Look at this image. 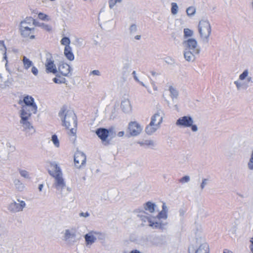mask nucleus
I'll use <instances>...</instances> for the list:
<instances>
[{
    "instance_id": "1",
    "label": "nucleus",
    "mask_w": 253,
    "mask_h": 253,
    "mask_svg": "<svg viewBox=\"0 0 253 253\" xmlns=\"http://www.w3.org/2000/svg\"><path fill=\"white\" fill-rule=\"evenodd\" d=\"M21 105L20 111V124L23 127V131H26V135H28L34 133L36 131L32 124L28 121L32 114H36L37 111V106L35 102L33 97L26 95L23 100L20 99L18 102Z\"/></svg>"
},
{
    "instance_id": "2",
    "label": "nucleus",
    "mask_w": 253,
    "mask_h": 253,
    "mask_svg": "<svg viewBox=\"0 0 253 253\" xmlns=\"http://www.w3.org/2000/svg\"><path fill=\"white\" fill-rule=\"evenodd\" d=\"M58 116L62 122V126L66 129H69L71 124H73L74 127L70 129L68 134L76 137L78 120L74 111L68 110L65 106H63L58 113Z\"/></svg>"
},
{
    "instance_id": "3",
    "label": "nucleus",
    "mask_w": 253,
    "mask_h": 253,
    "mask_svg": "<svg viewBox=\"0 0 253 253\" xmlns=\"http://www.w3.org/2000/svg\"><path fill=\"white\" fill-rule=\"evenodd\" d=\"M188 253H210L209 246L204 238H196L194 243L189 246Z\"/></svg>"
},
{
    "instance_id": "4",
    "label": "nucleus",
    "mask_w": 253,
    "mask_h": 253,
    "mask_svg": "<svg viewBox=\"0 0 253 253\" xmlns=\"http://www.w3.org/2000/svg\"><path fill=\"white\" fill-rule=\"evenodd\" d=\"M95 133L101 139L102 143L105 146L110 145L112 138L116 136V133L112 128L107 129L104 127H99L96 129Z\"/></svg>"
},
{
    "instance_id": "5",
    "label": "nucleus",
    "mask_w": 253,
    "mask_h": 253,
    "mask_svg": "<svg viewBox=\"0 0 253 253\" xmlns=\"http://www.w3.org/2000/svg\"><path fill=\"white\" fill-rule=\"evenodd\" d=\"M198 31L202 41L205 43H208L211 31L209 21L207 20L200 21L198 25Z\"/></svg>"
},
{
    "instance_id": "6",
    "label": "nucleus",
    "mask_w": 253,
    "mask_h": 253,
    "mask_svg": "<svg viewBox=\"0 0 253 253\" xmlns=\"http://www.w3.org/2000/svg\"><path fill=\"white\" fill-rule=\"evenodd\" d=\"M77 230L75 228H70L64 231L63 240L69 245H73L77 242Z\"/></svg>"
},
{
    "instance_id": "7",
    "label": "nucleus",
    "mask_w": 253,
    "mask_h": 253,
    "mask_svg": "<svg viewBox=\"0 0 253 253\" xmlns=\"http://www.w3.org/2000/svg\"><path fill=\"white\" fill-rule=\"evenodd\" d=\"M45 72L46 73H52L56 75L57 69L55 64L54 63V60L52 54L49 52H46L45 54Z\"/></svg>"
},
{
    "instance_id": "8",
    "label": "nucleus",
    "mask_w": 253,
    "mask_h": 253,
    "mask_svg": "<svg viewBox=\"0 0 253 253\" xmlns=\"http://www.w3.org/2000/svg\"><path fill=\"white\" fill-rule=\"evenodd\" d=\"M71 68L67 63H60L58 67L56 77L60 78V75L65 77H69L71 76Z\"/></svg>"
},
{
    "instance_id": "9",
    "label": "nucleus",
    "mask_w": 253,
    "mask_h": 253,
    "mask_svg": "<svg viewBox=\"0 0 253 253\" xmlns=\"http://www.w3.org/2000/svg\"><path fill=\"white\" fill-rule=\"evenodd\" d=\"M24 22H21L20 25V30L21 36L24 38L29 37L30 39H35V36L31 35L34 34L35 31L34 28H30L29 26H25Z\"/></svg>"
},
{
    "instance_id": "10",
    "label": "nucleus",
    "mask_w": 253,
    "mask_h": 253,
    "mask_svg": "<svg viewBox=\"0 0 253 253\" xmlns=\"http://www.w3.org/2000/svg\"><path fill=\"white\" fill-rule=\"evenodd\" d=\"M20 203H17L15 201L10 203L8 206V210L13 213H16L23 211L26 206V203L24 201H20Z\"/></svg>"
},
{
    "instance_id": "11",
    "label": "nucleus",
    "mask_w": 253,
    "mask_h": 253,
    "mask_svg": "<svg viewBox=\"0 0 253 253\" xmlns=\"http://www.w3.org/2000/svg\"><path fill=\"white\" fill-rule=\"evenodd\" d=\"M75 165L77 168H81L86 163V155L83 152H78L74 155Z\"/></svg>"
},
{
    "instance_id": "12",
    "label": "nucleus",
    "mask_w": 253,
    "mask_h": 253,
    "mask_svg": "<svg viewBox=\"0 0 253 253\" xmlns=\"http://www.w3.org/2000/svg\"><path fill=\"white\" fill-rule=\"evenodd\" d=\"M128 129L131 136H135L139 135L142 130V127L136 122H131L128 124Z\"/></svg>"
},
{
    "instance_id": "13",
    "label": "nucleus",
    "mask_w": 253,
    "mask_h": 253,
    "mask_svg": "<svg viewBox=\"0 0 253 253\" xmlns=\"http://www.w3.org/2000/svg\"><path fill=\"white\" fill-rule=\"evenodd\" d=\"M55 179V182L54 183V185L57 190L59 191L61 194L62 191L63 189H65L66 188V184L64 181V180L63 178L62 177V175H56V176L54 177Z\"/></svg>"
},
{
    "instance_id": "14",
    "label": "nucleus",
    "mask_w": 253,
    "mask_h": 253,
    "mask_svg": "<svg viewBox=\"0 0 253 253\" xmlns=\"http://www.w3.org/2000/svg\"><path fill=\"white\" fill-rule=\"evenodd\" d=\"M193 123V120L191 116H184L179 118L176 122V125L184 127H190Z\"/></svg>"
},
{
    "instance_id": "15",
    "label": "nucleus",
    "mask_w": 253,
    "mask_h": 253,
    "mask_svg": "<svg viewBox=\"0 0 253 253\" xmlns=\"http://www.w3.org/2000/svg\"><path fill=\"white\" fill-rule=\"evenodd\" d=\"M135 213H138L137 216L140 218L141 220L143 222H148L150 224V221H151V218L149 215L147 214L143 209L138 208L134 211Z\"/></svg>"
},
{
    "instance_id": "16",
    "label": "nucleus",
    "mask_w": 253,
    "mask_h": 253,
    "mask_svg": "<svg viewBox=\"0 0 253 253\" xmlns=\"http://www.w3.org/2000/svg\"><path fill=\"white\" fill-rule=\"evenodd\" d=\"M199 51L185 49L184 53L185 59L188 62H193L196 56L198 55Z\"/></svg>"
},
{
    "instance_id": "17",
    "label": "nucleus",
    "mask_w": 253,
    "mask_h": 253,
    "mask_svg": "<svg viewBox=\"0 0 253 253\" xmlns=\"http://www.w3.org/2000/svg\"><path fill=\"white\" fill-rule=\"evenodd\" d=\"M49 174L54 177L56 175H62V172L60 167L55 162L50 163V169L48 170Z\"/></svg>"
},
{
    "instance_id": "18",
    "label": "nucleus",
    "mask_w": 253,
    "mask_h": 253,
    "mask_svg": "<svg viewBox=\"0 0 253 253\" xmlns=\"http://www.w3.org/2000/svg\"><path fill=\"white\" fill-rule=\"evenodd\" d=\"M186 48L185 49L196 50L200 51V49L197 46V41L194 39H189L187 41L185 42Z\"/></svg>"
},
{
    "instance_id": "19",
    "label": "nucleus",
    "mask_w": 253,
    "mask_h": 253,
    "mask_svg": "<svg viewBox=\"0 0 253 253\" xmlns=\"http://www.w3.org/2000/svg\"><path fill=\"white\" fill-rule=\"evenodd\" d=\"M249 72L248 70H245L244 72L240 74L239 79L241 81H244L245 83L249 84V86L252 85L253 84V78L251 76L249 75Z\"/></svg>"
},
{
    "instance_id": "20",
    "label": "nucleus",
    "mask_w": 253,
    "mask_h": 253,
    "mask_svg": "<svg viewBox=\"0 0 253 253\" xmlns=\"http://www.w3.org/2000/svg\"><path fill=\"white\" fill-rule=\"evenodd\" d=\"M122 61L123 63L122 70L123 75H125L128 72V70L130 67L131 60L128 56H126L122 57Z\"/></svg>"
},
{
    "instance_id": "21",
    "label": "nucleus",
    "mask_w": 253,
    "mask_h": 253,
    "mask_svg": "<svg viewBox=\"0 0 253 253\" xmlns=\"http://www.w3.org/2000/svg\"><path fill=\"white\" fill-rule=\"evenodd\" d=\"M93 232L94 231H91L84 235V238L86 246L92 245L96 240V237L95 236Z\"/></svg>"
},
{
    "instance_id": "22",
    "label": "nucleus",
    "mask_w": 253,
    "mask_h": 253,
    "mask_svg": "<svg viewBox=\"0 0 253 253\" xmlns=\"http://www.w3.org/2000/svg\"><path fill=\"white\" fill-rule=\"evenodd\" d=\"M153 121V124L155 126L160 127L161 124L163 121L162 113L157 112L155 113L151 118V121Z\"/></svg>"
},
{
    "instance_id": "23",
    "label": "nucleus",
    "mask_w": 253,
    "mask_h": 253,
    "mask_svg": "<svg viewBox=\"0 0 253 253\" xmlns=\"http://www.w3.org/2000/svg\"><path fill=\"white\" fill-rule=\"evenodd\" d=\"M29 19H30V21H33V25L36 26H38V27H41L42 29H43L47 31H50L51 30V26L45 24L43 23L37 21L35 19H34L31 17H30Z\"/></svg>"
},
{
    "instance_id": "24",
    "label": "nucleus",
    "mask_w": 253,
    "mask_h": 253,
    "mask_svg": "<svg viewBox=\"0 0 253 253\" xmlns=\"http://www.w3.org/2000/svg\"><path fill=\"white\" fill-rule=\"evenodd\" d=\"M121 108L125 113H128L131 110L130 101L128 99H124L121 102Z\"/></svg>"
},
{
    "instance_id": "25",
    "label": "nucleus",
    "mask_w": 253,
    "mask_h": 253,
    "mask_svg": "<svg viewBox=\"0 0 253 253\" xmlns=\"http://www.w3.org/2000/svg\"><path fill=\"white\" fill-rule=\"evenodd\" d=\"M160 127L156 126L153 124V121H151L150 124L146 127L145 132L148 135H151L155 132Z\"/></svg>"
},
{
    "instance_id": "26",
    "label": "nucleus",
    "mask_w": 253,
    "mask_h": 253,
    "mask_svg": "<svg viewBox=\"0 0 253 253\" xmlns=\"http://www.w3.org/2000/svg\"><path fill=\"white\" fill-rule=\"evenodd\" d=\"M156 207V205L155 204L148 201L143 204V207L142 209H143V210H144L146 211H148L149 212L152 213L155 211Z\"/></svg>"
},
{
    "instance_id": "27",
    "label": "nucleus",
    "mask_w": 253,
    "mask_h": 253,
    "mask_svg": "<svg viewBox=\"0 0 253 253\" xmlns=\"http://www.w3.org/2000/svg\"><path fill=\"white\" fill-rule=\"evenodd\" d=\"M64 53L65 57L70 61H73L74 59V55L70 46L65 47Z\"/></svg>"
},
{
    "instance_id": "28",
    "label": "nucleus",
    "mask_w": 253,
    "mask_h": 253,
    "mask_svg": "<svg viewBox=\"0 0 253 253\" xmlns=\"http://www.w3.org/2000/svg\"><path fill=\"white\" fill-rule=\"evenodd\" d=\"M163 210L158 213L157 217L158 219H166L167 217V207L165 203L162 206Z\"/></svg>"
},
{
    "instance_id": "29",
    "label": "nucleus",
    "mask_w": 253,
    "mask_h": 253,
    "mask_svg": "<svg viewBox=\"0 0 253 253\" xmlns=\"http://www.w3.org/2000/svg\"><path fill=\"white\" fill-rule=\"evenodd\" d=\"M22 62L23 67L26 70H28L31 67L33 66V62L25 56L23 57Z\"/></svg>"
},
{
    "instance_id": "30",
    "label": "nucleus",
    "mask_w": 253,
    "mask_h": 253,
    "mask_svg": "<svg viewBox=\"0 0 253 253\" xmlns=\"http://www.w3.org/2000/svg\"><path fill=\"white\" fill-rule=\"evenodd\" d=\"M174 88L172 86L169 87V90H166L163 94V97L165 98V100L169 103V101L166 99L165 96L169 95L171 99L173 100L174 99Z\"/></svg>"
},
{
    "instance_id": "31",
    "label": "nucleus",
    "mask_w": 253,
    "mask_h": 253,
    "mask_svg": "<svg viewBox=\"0 0 253 253\" xmlns=\"http://www.w3.org/2000/svg\"><path fill=\"white\" fill-rule=\"evenodd\" d=\"M234 84L236 85L238 90L246 89L249 86V84H246L244 82H240L239 81H235Z\"/></svg>"
},
{
    "instance_id": "32",
    "label": "nucleus",
    "mask_w": 253,
    "mask_h": 253,
    "mask_svg": "<svg viewBox=\"0 0 253 253\" xmlns=\"http://www.w3.org/2000/svg\"><path fill=\"white\" fill-rule=\"evenodd\" d=\"M14 184L16 188L20 191H22L24 189V184L21 182V181L18 179H15L14 181Z\"/></svg>"
},
{
    "instance_id": "33",
    "label": "nucleus",
    "mask_w": 253,
    "mask_h": 253,
    "mask_svg": "<svg viewBox=\"0 0 253 253\" xmlns=\"http://www.w3.org/2000/svg\"><path fill=\"white\" fill-rule=\"evenodd\" d=\"M138 143L141 146H153L154 145L153 141L151 140H145L144 141H139Z\"/></svg>"
},
{
    "instance_id": "34",
    "label": "nucleus",
    "mask_w": 253,
    "mask_h": 253,
    "mask_svg": "<svg viewBox=\"0 0 253 253\" xmlns=\"http://www.w3.org/2000/svg\"><path fill=\"white\" fill-rule=\"evenodd\" d=\"M12 82L13 79L12 78H8L3 83L0 84V87L2 89H5L6 87H9L10 85H12Z\"/></svg>"
},
{
    "instance_id": "35",
    "label": "nucleus",
    "mask_w": 253,
    "mask_h": 253,
    "mask_svg": "<svg viewBox=\"0 0 253 253\" xmlns=\"http://www.w3.org/2000/svg\"><path fill=\"white\" fill-rule=\"evenodd\" d=\"M148 225L152 227L154 229H161L162 228V225L161 223L159 222H154L152 220L150 221V224Z\"/></svg>"
},
{
    "instance_id": "36",
    "label": "nucleus",
    "mask_w": 253,
    "mask_h": 253,
    "mask_svg": "<svg viewBox=\"0 0 253 253\" xmlns=\"http://www.w3.org/2000/svg\"><path fill=\"white\" fill-rule=\"evenodd\" d=\"M186 13L189 16L194 15L196 13V8L193 6H189L186 9Z\"/></svg>"
},
{
    "instance_id": "37",
    "label": "nucleus",
    "mask_w": 253,
    "mask_h": 253,
    "mask_svg": "<svg viewBox=\"0 0 253 253\" xmlns=\"http://www.w3.org/2000/svg\"><path fill=\"white\" fill-rule=\"evenodd\" d=\"M61 43L62 45H64L67 47V46H70L69 44L70 43V40L68 37H63L61 40Z\"/></svg>"
},
{
    "instance_id": "38",
    "label": "nucleus",
    "mask_w": 253,
    "mask_h": 253,
    "mask_svg": "<svg viewBox=\"0 0 253 253\" xmlns=\"http://www.w3.org/2000/svg\"><path fill=\"white\" fill-rule=\"evenodd\" d=\"M137 31V27L136 24H131L129 28L130 35H134Z\"/></svg>"
},
{
    "instance_id": "39",
    "label": "nucleus",
    "mask_w": 253,
    "mask_h": 253,
    "mask_svg": "<svg viewBox=\"0 0 253 253\" xmlns=\"http://www.w3.org/2000/svg\"><path fill=\"white\" fill-rule=\"evenodd\" d=\"M248 168L251 170H253V150L252 152L251 157L248 163Z\"/></svg>"
},
{
    "instance_id": "40",
    "label": "nucleus",
    "mask_w": 253,
    "mask_h": 253,
    "mask_svg": "<svg viewBox=\"0 0 253 253\" xmlns=\"http://www.w3.org/2000/svg\"><path fill=\"white\" fill-rule=\"evenodd\" d=\"M122 1V0H109V6L110 9H112L114 6L117 3H121Z\"/></svg>"
},
{
    "instance_id": "41",
    "label": "nucleus",
    "mask_w": 253,
    "mask_h": 253,
    "mask_svg": "<svg viewBox=\"0 0 253 253\" xmlns=\"http://www.w3.org/2000/svg\"><path fill=\"white\" fill-rule=\"evenodd\" d=\"M93 233L94 234L95 236L96 237V239L98 238L99 240H103L105 239V235L104 233L96 231H94Z\"/></svg>"
},
{
    "instance_id": "42",
    "label": "nucleus",
    "mask_w": 253,
    "mask_h": 253,
    "mask_svg": "<svg viewBox=\"0 0 253 253\" xmlns=\"http://www.w3.org/2000/svg\"><path fill=\"white\" fill-rule=\"evenodd\" d=\"M51 140L56 147H59V141L57 136L56 134L52 135L51 137Z\"/></svg>"
},
{
    "instance_id": "43",
    "label": "nucleus",
    "mask_w": 253,
    "mask_h": 253,
    "mask_svg": "<svg viewBox=\"0 0 253 253\" xmlns=\"http://www.w3.org/2000/svg\"><path fill=\"white\" fill-rule=\"evenodd\" d=\"M19 173L21 176H22L24 178H29V179L30 178V177L29 176V172L27 171H26L25 170L20 169Z\"/></svg>"
},
{
    "instance_id": "44",
    "label": "nucleus",
    "mask_w": 253,
    "mask_h": 253,
    "mask_svg": "<svg viewBox=\"0 0 253 253\" xmlns=\"http://www.w3.org/2000/svg\"><path fill=\"white\" fill-rule=\"evenodd\" d=\"M190 180V178L189 176L186 175L179 179V182L184 184L185 183L188 182Z\"/></svg>"
},
{
    "instance_id": "45",
    "label": "nucleus",
    "mask_w": 253,
    "mask_h": 253,
    "mask_svg": "<svg viewBox=\"0 0 253 253\" xmlns=\"http://www.w3.org/2000/svg\"><path fill=\"white\" fill-rule=\"evenodd\" d=\"M184 34L185 37H191L193 34V32L189 29L185 28L184 29Z\"/></svg>"
},
{
    "instance_id": "46",
    "label": "nucleus",
    "mask_w": 253,
    "mask_h": 253,
    "mask_svg": "<svg viewBox=\"0 0 253 253\" xmlns=\"http://www.w3.org/2000/svg\"><path fill=\"white\" fill-rule=\"evenodd\" d=\"M38 17L41 20H45L47 18L48 16L43 13L40 12L38 14Z\"/></svg>"
},
{
    "instance_id": "47",
    "label": "nucleus",
    "mask_w": 253,
    "mask_h": 253,
    "mask_svg": "<svg viewBox=\"0 0 253 253\" xmlns=\"http://www.w3.org/2000/svg\"><path fill=\"white\" fill-rule=\"evenodd\" d=\"M208 181V180L207 179H206V178L203 179L202 182V183L201 184V185H200V187H201V190H203L205 188V186L207 184Z\"/></svg>"
},
{
    "instance_id": "48",
    "label": "nucleus",
    "mask_w": 253,
    "mask_h": 253,
    "mask_svg": "<svg viewBox=\"0 0 253 253\" xmlns=\"http://www.w3.org/2000/svg\"><path fill=\"white\" fill-rule=\"evenodd\" d=\"M31 72L35 76H37L39 73L38 69L34 66L32 67Z\"/></svg>"
},
{
    "instance_id": "49",
    "label": "nucleus",
    "mask_w": 253,
    "mask_h": 253,
    "mask_svg": "<svg viewBox=\"0 0 253 253\" xmlns=\"http://www.w3.org/2000/svg\"><path fill=\"white\" fill-rule=\"evenodd\" d=\"M0 50L2 51L6 50V48L4 45L3 41H0Z\"/></svg>"
},
{
    "instance_id": "50",
    "label": "nucleus",
    "mask_w": 253,
    "mask_h": 253,
    "mask_svg": "<svg viewBox=\"0 0 253 253\" xmlns=\"http://www.w3.org/2000/svg\"><path fill=\"white\" fill-rule=\"evenodd\" d=\"M90 74L93 75L100 76V72L98 70H93L90 72Z\"/></svg>"
},
{
    "instance_id": "51",
    "label": "nucleus",
    "mask_w": 253,
    "mask_h": 253,
    "mask_svg": "<svg viewBox=\"0 0 253 253\" xmlns=\"http://www.w3.org/2000/svg\"><path fill=\"white\" fill-rule=\"evenodd\" d=\"M79 215L80 216L87 217H88L90 214L88 212H82L80 213Z\"/></svg>"
},
{
    "instance_id": "52",
    "label": "nucleus",
    "mask_w": 253,
    "mask_h": 253,
    "mask_svg": "<svg viewBox=\"0 0 253 253\" xmlns=\"http://www.w3.org/2000/svg\"><path fill=\"white\" fill-rule=\"evenodd\" d=\"M190 127H191V129L194 132H196L198 130V127L196 125L192 124V126Z\"/></svg>"
},
{
    "instance_id": "53",
    "label": "nucleus",
    "mask_w": 253,
    "mask_h": 253,
    "mask_svg": "<svg viewBox=\"0 0 253 253\" xmlns=\"http://www.w3.org/2000/svg\"><path fill=\"white\" fill-rule=\"evenodd\" d=\"M59 78V80L60 81V84H66V83L67 81H66V79L65 78L61 77L60 76V78Z\"/></svg>"
},
{
    "instance_id": "54",
    "label": "nucleus",
    "mask_w": 253,
    "mask_h": 253,
    "mask_svg": "<svg viewBox=\"0 0 253 253\" xmlns=\"http://www.w3.org/2000/svg\"><path fill=\"white\" fill-rule=\"evenodd\" d=\"M165 61L166 63H167L168 64H172V60L170 58L168 57L166 58Z\"/></svg>"
},
{
    "instance_id": "55",
    "label": "nucleus",
    "mask_w": 253,
    "mask_h": 253,
    "mask_svg": "<svg viewBox=\"0 0 253 253\" xmlns=\"http://www.w3.org/2000/svg\"><path fill=\"white\" fill-rule=\"evenodd\" d=\"M132 74L133 75V78H134V79L137 81V82H139V80L137 78V77L136 76V72L135 71H133Z\"/></svg>"
},
{
    "instance_id": "56",
    "label": "nucleus",
    "mask_w": 253,
    "mask_h": 253,
    "mask_svg": "<svg viewBox=\"0 0 253 253\" xmlns=\"http://www.w3.org/2000/svg\"><path fill=\"white\" fill-rule=\"evenodd\" d=\"M58 77H56L55 78H54L53 79V81L54 83L57 84H60V81L59 79L57 78Z\"/></svg>"
},
{
    "instance_id": "57",
    "label": "nucleus",
    "mask_w": 253,
    "mask_h": 253,
    "mask_svg": "<svg viewBox=\"0 0 253 253\" xmlns=\"http://www.w3.org/2000/svg\"><path fill=\"white\" fill-rule=\"evenodd\" d=\"M4 51V53H3V58L4 60H6V62L8 63V61H7V55H6V50H3Z\"/></svg>"
},
{
    "instance_id": "58",
    "label": "nucleus",
    "mask_w": 253,
    "mask_h": 253,
    "mask_svg": "<svg viewBox=\"0 0 253 253\" xmlns=\"http://www.w3.org/2000/svg\"><path fill=\"white\" fill-rule=\"evenodd\" d=\"M186 210L184 209H181L179 211V213L180 215H183L185 212Z\"/></svg>"
},
{
    "instance_id": "59",
    "label": "nucleus",
    "mask_w": 253,
    "mask_h": 253,
    "mask_svg": "<svg viewBox=\"0 0 253 253\" xmlns=\"http://www.w3.org/2000/svg\"><path fill=\"white\" fill-rule=\"evenodd\" d=\"M171 12L172 14H174V2H172L171 3Z\"/></svg>"
},
{
    "instance_id": "60",
    "label": "nucleus",
    "mask_w": 253,
    "mask_h": 253,
    "mask_svg": "<svg viewBox=\"0 0 253 253\" xmlns=\"http://www.w3.org/2000/svg\"><path fill=\"white\" fill-rule=\"evenodd\" d=\"M28 20H30L29 18H26V20H24V21H21V22H24V23H25V24H24L25 25H25V27H26V26H28V22H27V21H28Z\"/></svg>"
},
{
    "instance_id": "61",
    "label": "nucleus",
    "mask_w": 253,
    "mask_h": 253,
    "mask_svg": "<svg viewBox=\"0 0 253 253\" xmlns=\"http://www.w3.org/2000/svg\"><path fill=\"white\" fill-rule=\"evenodd\" d=\"M5 68H6V70L10 73L11 74V71L9 69V68H8V63L6 62L5 63Z\"/></svg>"
},
{
    "instance_id": "62",
    "label": "nucleus",
    "mask_w": 253,
    "mask_h": 253,
    "mask_svg": "<svg viewBox=\"0 0 253 253\" xmlns=\"http://www.w3.org/2000/svg\"><path fill=\"white\" fill-rule=\"evenodd\" d=\"M124 135V131H120V132H118V135L119 137H122V136H123Z\"/></svg>"
},
{
    "instance_id": "63",
    "label": "nucleus",
    "mask_w": 253,
    "mask_h": 253,
    "mask_svg": "<svg viewBox=\"0 0 253 253\" xmlns=\"http://www.w3.org/2000/svg\"><path fill=\"white\" fill-rule=\"evenodd\" d=\"M129 253H141L140 251L137 250L131 251Z\"/></svg>"
},
{
    "instance_id": "64",
    "label": "nucleus",
    "mask_w": 253,
    "mask_h": 253,
    "mask_svg": "<svg viewBox=\"0 0 253 253\" xmlns=\"http://www.w3.org/2000/svg\"><path fill=\"white\" fill-rule=\"evenodd\" d=\"M223 253H233L231 251H230L227 249H225L224 250Z\"/></svg>"
}]
</instances>
